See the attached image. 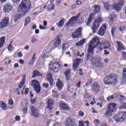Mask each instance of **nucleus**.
Masks as SVG:
<instances>
[{
  "instance_id": "f257e3e1",
  "label": "nucleus",
  "mask_w": 126,
  "mask_h": 126,
  "mask_svg": "<svg viewBox=\"0 0 126 126\" xmlns=\"http://www.w3.org/2000/svg\"><path fill=\"white\" fill-rule=\"evenodd\" d=\"M99 45V39L95 38L90 41L89 45L88 53L87 55V61H92L94 59V48H96Z\"/></svg>"
},
{
  "instance_id": "f03ea898",
  "label": "nucleus",
  "mask_w": 126,
  "mask_h": 126,
  "mask_svg": "<svg viewBox=\"0 0 126 126\" xmlns=\"http://www.w3.org/2000/svg\"><path fill=\"white\" fill-rule=\"evenodd\" d=\"M31 5L30 0H23L18 8V12H23V15H25L30 10Z\"/></svg>"
},
{
  "instance_id": "7ed1b4c3",
  "label": "nucleus",
  "mask_w": 126,
  "mask_h": 126,
  "mask_svg": "<svg viewBox=\"0 0 126 126\" xmlns=\"http://www.w3.org/2000/svg\"><path fill=\"white\" fill-rule=\"evenodd\" d=\"M118 76L116 74H110V75L106 76L104 78V84L105 85H113L116 84Z\"/></svg>"
},
{
  "instance_id": "20e7f679",
  "label": "nucleus",
  "mask_w": 126,
  "mask_h": 126,
  "mask_svg": "<svg viewBox=\"0 0 126 126\" xmlns=\"http://www.w3.org/2000/svg\"><path fill=\"white\" fill-rule=\"evenodd\" d=\"M117 111V104L116 103H110L107 105L105 109L104 116L105 117H110L114 112Z\"/></svg>"
},
{
  "instance_id": "39448f33",
  "label": "nucleus",
  "mask_w": 126,
  "mask_h": 126,
  "mask_svg": "<svg viewBox=\"0 0 126 126\" xmlns=\"http://www.w3.org/2000/svg\"><path fill=\"white\" fill-rule=\"evenodd\" d=\"M103 22V20L100 18V16L97 17L95 19L94 23L93 24V27H92V30H93V32L94 34L96 33V31L99 29L101 23Z\"/></svg>"
},
{
  "instance_id": "423d86ee",
  "label": "nucleus",
  "mask_w": 126,
  "mask_h": 126,
  "mask_svg": "<svg viewBox=\"0 0 126 126\" xmlns=\"http://www.w3.org/2000/svg\"><path fill=\"white\" fill-rule=\"evenodd\" d=\"M126 117V112H120L114 117V119L117 123L124 122Z\"/></svg>"
},
{
  "instance_id": "0eeeda50",
  "label": "nucleus",
  "mask_w": 126,
  "mask_h": 126,
  "mask_svg": "<svg viewBox=\"0 0 126 126\" xmlns=\"http://www.w3.org/2000/svg\"><path fill=\"white\" fill-rule=\"evenodd\" d=\"M49 68L54 72H59L62 69V64L58 62H55L50 65Z\"/></svg>"
},
{
  "instance_id": "6e6552de",
  "label": "nucleus",
  "mask_w": 126,
  "mask_h": 126,
  "mask_svg": "<svg viewBox=\"0 0 126 126\" xmlns=\"http://www.w3.org/2000/svg\"><path fill=\"white\" fill-rule=\"evenodd\" d=\"M124 6H125V0H120L118 3H116L113 5L114 10L117 12L121 11Z\"/></svg>"
},
{
  "instance_id": "1a4fd4ad",
  "label": "nucleus",
  "mask_w": 126,
  "mask_h": 126,
  "mask_svg": "<svg viewBox=\"0 0 126 126\" xmlns=\"http://www.w3.org/2000/svg\"><path fill=\"white\" fill-rule=\"evenodd\" d=\"M101 58H94L92 60V63L94 66L99 67V68H103L104 65L103 63H101Z\"/></svg>"
},
{
  "instance_id": "9d476101",
  "label": "nucleus",
  "mask_w": 126,
  "mask_h": 126,
  "mask_svg": "<svg viewBox=\"0 0 126 126\" xmlns=\"http://www.w3.org/2000/svg\"><path fill=\"white\" fill-rule=\"evenodd\" d=\"M32 86L33 87L34 91H35L36 94H39L41 92V87L39 82L33 80L32 82Z\"/></svg>"
},
{
  "instance_id": "9b49d317",
  "label": "nucleus",
  "mask_w": 126,
  "mask_h": 126,
  "mask_svg": "<svg viewBox=\"0 0 126 126\" xmlns=\"http://www.w3.org/2000/svg\"><path fill=\"white\" fill-rule=\"evenodd\" d=\"M9 25V18L6 17L0 22V29H3Z\"/></svg>"
},
{
  "instance_id": "f8f14e48",
  "label": "nucleus",
  "mask_w": 126,
  "mask_h": 126,
  "mask_svg": "<svg viewBox=\"0 0 126 126\" xmlns=\"http://www.w3.org/2000/svg\"><path fill=\"white\" fill-rule=\"evenodd\" d=\"M79 16H80V14L78 13L77 16H73L71 18L66 24V26L67 27H70V26H72V25H73V23H74V21L77 20L78 18H79Z\"/></svg>"
},
{
  "instance_id": "ddd939ff",
  "label": "nucleus",
  "mask_w": 126,
  "mask_h": 126,
  "mask_svg": "<svg viewBox=\"0 0 126 126\" xmlns=\"http://www.w3.org/2000/svg\"><path fill=\"white\" fill-rule=\"evenodd\" d=\"M61 37V35H58L55 39V41L52 45V49H56V48H58L59 46H60L62 43V39L60 38Z\"/></svg>"
},
{
  "instance_id": "4468645a",
  "label": "nucleus",
  "mask_w": 126,
  "mask_h": 126,
  "mask_svg": "<svg viewBox=\"0 0 126 126\" xmlns=\"http://www.w3.org/2000/svg\"><path fill=\"white\" fill-rule=\"evenodd\" d=\"M82 32V28H79L76 30V31L74 33H72V38H73V39H75V38H79V37L81 36Z\"/></svg>"
},
{
  "instance_id": "2eb2a0df",
  "label": "nucleus",
  "mask_w": 126,
  "mask_h": 126,
  "mask_svg": "<svg viewBox=\"0 0 126 126\" xmlns=\"http://www.w3.org/2000/svg\"><path fill=\"white\" fill-rule=\"evenodd\" d=\"M91 90L97 94L100 91V85L97 83H93L92 85Z\"/></svg>"
},
{
  "instance_id": "dca6fc26",
  "label": "nucleus",
  "mask_w": 126,
  "mask_h": 126,
  "mask_svg": "<svg viewBox=\"0 0 126 126\" xmlns=\"http://www.w3.org/2000/svg\"><path fill=\"white\" fill-rule=\"evenodd\" d=\"M31 115L32 116V117H34V118H38L39 117V113H38L37 109H36L35 106H32L31 108Z\"/></svg>"
},
{
  "instance_id": "f3484780",
  "label": "nucleus",
  "mask_w": 126,
  "mask_h": 126,
  "mask_svg": "<svg viewBox=\"0 0 126 126\" xmlns=\"http://www.w3.org/2000/svg\"><path fill=\"white\" fill-rule=\"evenodd\" d=\"M81 59H76L73 62V69L74 71H77V67L80 64V61Z\"/></svg>"
},
{
  "instance_id": "a211bd4d",
  "label": "nucleus",
  "mask_w": 126,
  "mask_h": 126,
  "mask_svg": "<svg viewBox=\"0 0 126 126\" xmlns=\"http://www.w3.org/2000/svg\"><path fill=\"white\" fill-rule=\"evenodd\" d=\"M65 125L66 126H76V123L74 122L72 119L67 118Z\"/></svg>"
},
{
  "instance_id": "6ab92c4d",
  "label": "nucleus",
  "mask_w": 126,
  "mask_h": 126,
  "mask_svg": "<svg viewBox=\"0 0 126 126\" xmlns=\"http://www.w3.org/2000/svg\"><path fill=\"white\" fill-rule=\"evenodd\" d=\"M106 25H103L99 29L98 32V34L100 36H104V34H105V31H106Z\"/></svg>"
},
{
  "instance_id": "aec40b11",
  "label": "nucleus",
  "mask_w": 126,
  "mask_h": 126,
  "mask_svg": "<svg viewBox=\"0 0 126 126\" xmlns=\"http://www.w3.org/2000/svg\"><path fill=\"white\" fill-rule=\"evenodd\" d=\"M123 77L122 79L121 80V83L122 84H125L126 83V68H124L123 69Z\"/></svg>"
},
{
  "instance_id": "412c9836",
  "label": "nucleus",
  "mask_w": 126,
  "mask_h": 126,
  "mask_svg": "<svg viewBox=\"0 0 126 126\" xmlns=\"http://www.w3.org/2000/svg\"><path fill=\"white\" fill-rule=\"evenodd\" d=\"M47 81L49 82L50 85L52 86L54 83V80H53V77L52 76V74L49 73L47 75Z\"/></svg>"
},
{
  "instance_id": "4be33fe9",
  "label": "nucleus",
  "mask_w": 126,
  "mask_h": 126,
  "mask_svg": "<svg viewBox=\"0 0 126 126\" xmlns=\"http://www.w3.org/2000/svg\"><path fill=\"white\" fill-rule=\"evenodd\" d=\"M25 81H26V76L25 75H24L20 84H19L18 87L19 88H20V89H21V88H22V87H23V85L25 84Z\"/></svg>"
},
{
  "instance_id": "5701e85b",
  "label": "nucleus",
  "mask_w": 126,
  "mask_h": 126,
  "mask_svg": "<svg viewBox=\"0 0 126 126\" xmlns=\"http://www.w3.org/2000/svg\"><path fill=\"white\" fill-rule=\"evenodd\" d=\"M47 108L51 110L52 107H53L54 105V100L51 98L48 99L47 101Z\"/></svg>"
},
{
  "instance_id": "b1692460",
  "label": "nucleus",
  "mask_w": 126,
  "mask_h": 126,
  "mask_svg": "<svg viewBox=\"0 0 126 126\" xmlns=\"http://www.w3.org/2000/svg\"><path fill=\"white\" fill-rule=\"evenodd\" d=\"M60 107L61 110H64L67 111L69 110V107L67 106V105L66 103H61L60 104Z\"/></svg>"
},
{
  "instance_id": "393cba45",
  "label": "nucleus",
  "mask_w": 126,
  "mask_h": 126,
  "mask_svg": "<svg viewBox=\"0 0 126 126\" xmlns=\"http://www.w3.org/2000/svg\"><path fill=\"white\" fill-rule=\"evenodd\" d=\"M11 8H12L11 5L8 4L5 5L3 7V11L6 13L10 12V11H11Z\"/></svg>"
},
{
  "instance_id": "a878e982",
  "label": "nucleus",
  "mask_w": 126,
  "mask_h": 126,
  "mask_svg": "<svg viewBox=\"0 0 126 126\" xmlns=\"http://www.w3.org/2000/svg\"><path fill=\"white\" fill-rule=\"evenodd\" d=\"M117 46H118V48H117V51L118 52H121V51H122V50H125V46H124V44H123V43L119 42V41H117Z\"/></svg>"
},
{
  "instance_id": "bb28decb",
  "label": "nucleus",
  "mask_w": 126,
  "mask_h": 126,
  "mask_svg": "<svg viewBox=\"0 0 126 126\" xmlns=\"http://www.w3.org/2000/svg\"><path fill=\"white\" fill-rule=\"evenodd\" d=\"M32 73H33V75L32 76V78H35V77H37V76H42L43 75V74H40V72L38 70L33 71Z\"/></svg>"
},
{
  "instance_id": "cd10ccee",
  "label": "nucleus",
  "mask_w": 126,
  "mask_h": 126,
  "mask_svg": "<svg viewBox=\"0 0 126 126\" xmlns=\"http://www.w3.org/2000/svg\"><path fill=\"white\" fill-rule=\"evenodd\" d=\"M102 45H104V46L103 47V49H109L110 48V47H111V44H110V42H109V41H104L101 44Z\"/></svg>"
},
{
  "instance_id": "c85d7f7f",
  "label": "nucleus",
  "mask_w": 126,
  "mask_h": 126,
  "mask_svg": "<svg viewBox=\"0 0 126 126\" xmlns=\"http://www.w3.org/2000/svg\"><path fill=\"white\" fill-rule=\"evenodd\" d=\"M94 16V14L93 13L91 14L90 17L88 18V22H87L86 25L87 26H89V24L92 22L93 20V17Z\"/></svg>"
},
{
  "instance_id": "c756f323",
  "label": "nucleus",
  "mask_w": 126,
  "mask_h": 126,
  "mask_svg": "<svg viewBox=\"0 0 126 126\" xmlns=\"http://www.w3.org/2000/svg\"><path fill=\"white\" fill-rule=\"evenodd\" d=\"M64 74H65L66 80H69V75L70 74V70H69V69H66L64 71Z\"/></svg>"
},
{
  "instance_id": "7c9ffc66",
  "label": "nucleus",
  "mask_w": 126,
  "mask_h": 126,
  "mask_svg": "<svg viewBox=\"0 0 126 126\" xmlns=\"http://www.w3.org/2000/svg\"><path fill=\"white\" fill-rule=\"evenodd\" d=\"M35 61H36V53L33 55L31 62L29 63V65H33L34 63H35Z\"/></svg>"
},
{
  "instance_id": "2f4dec72",
  "label": "nucleus",
  "mask_w": 126,
  "mask_h": 126,
  "mask_svg": "<svg viewBox=\"0 0 126 126\" xmlns=\"http://www.w3.org/2000/svg\"><path fill=\"white\" fill-rule=\"evenodd\" d=\"M56 86L59 90H62L63 89V82L61 81L57 82Z\"/></svg>"
},
{
  "instance_id": "473e14b6",
  "label": "nucleus",
  "mask_w": 126,
  "mask_h": 126,
  "mask_svg": "<svg viewBox=\"0 0 126 126\" xmlns=\"http://www.w3.org/2000/svg\"><path fill=\"white\" fill-rule=\"evenodd\" d=\"M85 42H86L85 39H83L81 41L76 43V46H77V47L82 46V45H83L84 44H85Z\"/></svg>"
},
{
  "instance_id": "72a5a7b5",
  "label": "nucleus",
  "mask_w": 126,
  "mask_h": 126,
  "mask_svg": "<svg viewBox=\"0 0 126 126\" xmlns=\"http://www.w3.org/2000/svg\"><path fill=\"white\" fill-rule=\"evenodd\" d=\"M31 22V18L28 17L25 19L24 26H27L29 23Z\"/></svg>"
},
{
  "instance_id": "f704fd0d",
  "label": "nucleus",
  "mask_w": 126,
  "mask_h": 126,
  "mask_svg": "<svg viewBox=\"0 0 126 126\" xmlns=\"http://www.w3.org/2000/svg\"><path fill=\"white\" fill-rule=\"evenodd\" d=\"M5 37L3 36L0 38V49L2 48V46L4 45V41H5Z\"/></svg>"
},
{
  "instance_id": "c9c22d12",
  "label": "nucleus",
  "mask_w": 126,
  "mask_h": 126,
  "mask_svg": "<svg viewBox=\"0 0 126 126\" xmlns=\"http://www.w3.org/2000/svg\"><path fill=\"white\" fill-rule=\"evenodd\" d=\"M94 13H98L99 11H100V6L98 5H94Z\"/></svg>"
},
{
  "instance_id": "e433bc0d",
  "label": "nucleus",
  "mask_w": 126,
  "mask_h": 126,
  "mask_svg": "<svg viewBox=\"0 0 126 126\" xmlns=\"http://www.w3.org/2000/svg\"><path fill=\"white\" fill-rule=\"evenodd\" d=\"M64 20L63 19H61L59 23H57V25L58 27H63L64 24Z\"/></svg>"
},
{
  "instance_id": "4c0bfd02",
  "label": "nucleus",
  "mask_w": 126,
  "mask_h": 126,
  "mask_svg": "<svg viewBox=\"0 0 126 126\" xmlns=\"http://www.w3.org/2000/svg\"><path fill=\"white\" fill-rule=\"evenodd\" d=\"M115 15L114 14H111L110 18H109V24H113L114 23V20L115 19Z\"/></svg>"
},
{
  "instance_id": "58836bf2",
  "label": "nucleus",
  "mask_w": 126,
  "mask_h": 126,
  "mask_svg": "<svg viewBox=\"0 0 126 126\" xmlns=\"http://www.w3.org/2000/svg\"><path fill=\"white\" fill-rule=\"evenodd\" d=\"M28 105V101L26 98H24L22 101V106L24 107V106H26Z\"/></svg>"
},
{
  "instance_id": "ea45409f",
  "label": "nucleus",
  "mask_w": 126,
  "mask_h": 126,
  "mask_svg": "<svg viewBox=\"0 0 126 126\" xmlns=\"http://www.w3.org/2000/svg\"><path fill=\"white\" fill-rule=\"evenodd\" d=\"M14 18H15L14 22H17V21L19 20L20 18V15L17 14L14 16Z\"/></svg>"
},
{
  "instance_id": "a19ab883",
  "label": "nucleus",
  "mask_w": 126,
  "mask_h": 126,
  "mask_svg": "<svg viewBox=\"0 0 126 126\" xmlns=\"http://www.w3.org/2000/svg\"><path fill=\"white\" fill-rule=\"evenodd\" d=\"M1 108L4 111H6V104L4 103H2L1 104Z\"/></svg>"
},
{
  "instance_id": "79ce46f5",
  "label": "nucleus",
  "mask_w": 126,
  "mask_h": 126,
  "mask_svg": "<svg viewBox=\"0 0 126 126\" xmlns=\"http://www.w3.org/2000/svg\"><path fill=\"white\" fill-rule=\"evenodd\" d=\"M7 49L8 51H12L13 47H12V41H11L10 43L7 46Z\"/></svg>"
},
{
  "instance_id": "37998d69",
  "label": "nucleus",
  "mask_w": 126,
  "mask_h": 126,
  "mask_svg": "<svg viewBox=\"0 0 126 126\" xmlns=\"http://www.w3.org/2000/svg\"><path fill=\"white\" fill-rule=\"evenodd\" d=\"M104 7L106 9V10H108L109 9V7H110V4H109V3L105 2L104 4Z\"/></svg>"
},
{
  "instance_id": "c03bdc74",
  "label": "nucleus",
  "mask_w": 126,
  "mask_h": 126,
  "mask_svg": "<svg viewBox=\"0 0 126 126\" xmlns=\"http://www.w3.org/2000/svg\"><path fill=\"white\" fill-rule=\"evenodd\" d=\"M116 29H117L116 27H113L111 29V34L113 37H114V33H115V31H116Z\"/></svg>"
},
{
  "instance_id": "a18cd8bd",
  "label": "nucleus",
  "mask_w": 126,
  "mask_h": 126,
  "mask_svg": "<svg viewBox=\"0 0 126 126\" xmlns=\"http://www.w3.org/2000/svg\"><path fill=\"white\" fill-rule=\"evenodd\" d=\"M120 109H125L126 110V103H123L120 106Z\"/></svg>"
},
{
  "instance_id": "49530a36",
  "label": "nucleus",
  "mask_w": 126,
  "mask_h": 126,
  "mask_svg": "<svg viewBox=\"0 0 126 126\" xmlns=\"http://www.w3.org/2000/svg\"><path fill=\"white\" fill-rule=\"evenodd\" d=\"M52 92L54 93V97L55 98H57L59 96V94L57 92L53 91Z\"/></svg>"
},
{
  "instance_id": "de8ad7c7",
  "label": "nucleus",
  "mask_w": 126,
  "mask_h": 126,
  "mask_svg": "<svg viewBox=\"0 0 126 126\" xmlns=\"http://www.w3.org/2000/svg\"><path fill=\"white\" fill-rule=\"evenodd\" d=\"M114 99V95H112L107 98V101H110V100H113Z\"/></svg>"
},
{
  "instance_id": "09e8293b",
  "label": "nucleus",
  "mask_w": 126,
  "mask_h": 126,
  "mask_svg": "<svg viewBox=\"0 0 126 126\" xmlns=\"http://www.w3.org/2000/svg\"><path fill=\"white\" fill-rule=\"evenodd\" d=\"M31 40L32 43H35V42H37V39H36V38H35L34 37H32Z\"/></svg>"
},
{
  "instance_id": "8fccbe9b",
  "label": "nucleus",
  "mask_w": 126,
  "mask_h": 126,
  "mask_svg": "<svg viewBox=\"0 0 126 126\" xmlns=\"http://www.w3.org/2000/svg\"><path fill=\"white\" fill-rule=\"evenodd\" d=\"M84 116V113L82 112V111H79V117H83Z\"/></svg>"
},
{
  "instance_id": "3c124183",
  "label": "nucleus",
  "mask_w": 126,
  "mask_h": 126,
  "mask_svg": "<svg viewBox=\"0 0 126 126\" xmlns=\"http://www.w3.org/2000/svg\"><path fill=\"white\" fill-rule=\"evenodd\" d=\"M43 86V87L44 88H49V84H48V83H43V85H42Z\"/></svg>"
},
{
  "instance_id": "603ef678",
  "label": "nucleus",
  "mask_w": 126,
  "mask_h": 126,
  "mask_svg": "<svg viewBox=\"0 0 126 126\" xmlns=\"http://www.w3.org/2000/svg\"><path fill=\"white\" fill-rule=\"evenodd\" d=\"M123 57L124 60H125V61H126V53L125 51L123 52Z\"/></svg>"
},
{
  "instance_id": "864d4df0",
  "label": "nucleus",
  "mask_w": 126,
  "mask_h": 126,
  "mask_svg": "<svg viewBox=\"0 0 126 126\" xmlns=\"http://www.w3.org/2000/svg\"><path fill=\"white\" fill-rule=\"evenodd\" d=\"M28 92H29V89L27 88L25 90V95H27V94H28Z\"/></svg>"
},
{
  "instance_id": "5fc2aeb1",
  "label": "nucleus",
  "mask_w": 126,
  "mask_h": 126,
  "mask_svg": "<svg viewBox=\"0 0 126 126\" xmlns=\"http://www.w3.org/2000/svg\"><path fill=\"white\" fill-rule=\"evenodd\" d=\"M15 119L16 121H17V122H19L20 121V116H16Z\"/></svg>"
},
{
  "instance_id": "6e6d98bb",
  "label": "nucleus",
  "mask_w": 126,
  "mask_h": 126,
  "mask_svg": "<svg viewBox=\"0 0 126 126\" xmlns=\"http://www.w3.org/2000/svg\"><path fill=\"white\" fill-rule=\"evenodd\" d=\"M28 111V108L27 107H24L23 109V112L25 114H27V112Z\"/></svg>"
},
{
  "instance_id": "4d7b16f0",
  "label": "nucleus",
  "mask_w": 126,
  "mask_h": 126,
  "mask_svg": "<svg viewBox=\"0 0 126 126\" xmlns=\"http://www.w3.org/2000/svg\"><path fill=\"white\" fill-rule=\"evenodd\" d=\"M18 57H19V58H22V57H23V54H22V53L21 52H18Z\"/></svg>"
},
{
  "instance_id": "13d9d810",
  "label": "nucleus",
  "mask_w": 126,
  "mask_h": 126,
  "mask_svg": "<svg viewBox=\"0 0 126 126\" xmlns=\"http://www.w3.org/2000/svg\"><path fill=\"white\" fill-rule=\"evenodd\" d=\"M36 98H34V99H31V102L32 103V104H34L36 102Z\"/></svg>"
},
{
  "instance_id": "bf43d9fd",
  "label": "nucleus",
  "mask_w": 126,
  "mask_h": 126,
  "mask_svg": "<svg viewBox=\"0 0 126 126\" xmlns=\"http://www.w3.org/2000/svg\"><path fill=\"white\" fill-rule=\"evenodd\" d=\"M125 29H126V27L119 28V30L121 32H122V31H124V30H125Z\"/></svg>"
},
{
  "instance_id": "052dcab7",
  "label": "nucleus",
  "mask_w": 126,
  "mask_h": 126,
  "mask_svg": "<svg viewBox=\"0 0 126 126\" xmlns=\"http://www.w3.org/2000/svg\"><path fill=\"white\" fill-rule=\"evenodd\" d=\"M75 8H76V4H72V6H71V9H75Z\"/></svg>"
},
{
  "instance_id": "680f3d73",
  "label": "nucleus",
  "mask_w": 126,
  "mask_h": 126,
  "mask_svg": "<svg viewBox=\"0 0 126 126\" xmlns=\"http://www.w3.org/2000/svg\"><path fill=\"white\" fill-rule=\"evenodd\" d=\"M8 103L9 104V105H13V100H12V99H10L9 100Z\"/></svg>"
},
{
  "instance_id": "e2e57ef3",
  "label": "nucleus",
  "mask_w": 126,
  "mask_h": 126,
  "mask_svg": "<svg viewBox=\"0 0 126 126\" xmlns=\"http://www.w3.org/2000/svg\"><path fill=\"white\" fill-rule=\"evenodd\" d=\"M104 54L107 56V55H110V52H109V51H107V50H104Z\"/></svg>"
},
{
  "instance_id": "0e129e2a",
  "label": "nucleus",
  "mask_w": 126,
  "mask_h": 126,
  "mask_svg": "<svg viewBox=\"0 0 126 126\" xmlns=\"http://www.w3.org/2000/svg\"><path fill=\"white\" fill-rule=\"evenodd\" d=\"M76 2V4H77L78 5H80V4H81V1L80 0H77Z\"/></svg>"
},
{
  "instance_id": "69168bd1",
  "label": "nucleus",
  "mask_w": 126,
  "mask_h": 126,
  "mask_svg": "<svg viewBox=\"0 0 126 126\" xmlns=\"http://www.w3.org/2000/svg\"><path fill=\"white\" fill-rule=\"evenodd\" d=\"M81 85V82H79L77 84V88H80Z\"/></svg>"
},
{
  "instance_id": "338daca9",
  "label": "nucleus",
  "mask_w": 126,
  "mask_h": 126,
  "mask_svg": "<svg viewBox=\"0 0 126 126\" xmlns=\"http://www.w3.org/2000/svg\"><path fill=\"white\" fill-rule=\"evenodd\" d=\"M14 67H15V68H17V67H19V65H18V63H16L15 64H14Z\"/></svg>"
},
{
  "instance_id": "774afa93",
  "label": "nucleus",
  "mask_w": 126,
  "mask_h": 126,
  "mask_svg": "<svg viewBox=\"0 0 126 126\" xmlns=\"http://www.w3.org/2000/svg\"><path fill=\"white\" fill-rule=\"evenodd\" d=\"M19 63H21V64H24V61L23 60L21 59L19 60Z\"/></svg>"
}]
</instances>
